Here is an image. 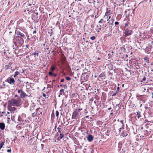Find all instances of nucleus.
I'll list each match as a JSON object with an SVG mask.
<instances>
[{"instance_id": "obj_1", "label": "nucleus", "mask_w": 153, "mask_h": 153, "mask_svg": "<svg viewBox=\"0 0 153 153\" xmlns=\"http://www.w3.org/2000/svg\"><path fill=\"white\" fill-rule=\"evenodd\" d=\"M24 39L20 37L19 36H16L13 39V42L14 43H17L21 45L24 43Z\"/></svg>"}, {"instance_id": "obj_2", "label": "nucleus", "mask_w": 153, "mask_h": 153, "mask_svg": "<svg viewBox=\"0 0 153 153\" xmlns=\"http://www.w3.org/2000/svg\"><path fill=\"white\" fill-rule=\"evenodd\" d=\"M10 104V105H12L13 106H18L20 105L21 104V103L18 101H17L15 99H12Z\"/></svg>"}, {"instance_id": "obj_3", "label": "nucleus", "mask_w": 153, "mask_h": 153, "mask_svg": "<svg viewBox=\"0 0 153 153\" xmlns=\"http://www.w3.org/2000/svg\"><path fill=\"white\" fill-rule=\"evenodd\" d=\"M16 33L17 36H19V37L24 39H25V36L23 33L22 31H20L19 30L16 31Z\"/></svg>"}, {"instance_id": "obj_4", "label": "nucleus", "mask_w": 153, "mask_h": 153, "mask_svg": "<svg viewBox=\"0 0 153 153\" xmlns=\"http://www.w3.org/2000/svg\"><path fill=\"white\" fill-rule=\"evenodd\" d=\"M132 31L131 30L128 29L125 30L124 33L125 35L124 36L125 37L130 35L132 34Z\"/></svg>"}, {"instance_id": "obj_5", "label": "nucleus", "mask_w": 153, "mask_h": 153, "mask_svg": "<svg viewBox=\"0 0 153 153\" xmlns=\"http://www.w3.org/2000/svg\"><path fill=\"white\" fill-rule=\"evenodd\" d=\"M79 115L77 111H75L73 112L72 118V119H77L79 118Z\"/></svg>"}, {"instance_id": "obj_6", "label": "nucleus", "mask_w": 153, "mask_h": 153, "mask_svg": "<svg viewBox=\"0 0 153 153\" xmlns=\"http://www.w3.org/2000/svg\"><path fill=\"white\" fill-rule=\"evenodd\" d=\"M7 109L9 111L13 112L16 110V108L14 107H12L9 104L7 106Z\"/></svg>"}, {"instance_id": "obj_7", "label": "nucleus", "mask_w": 153, "mask_h": 153, "mask_svg": "<svg viewBox=\"0 0 153 153\" xmlns=\"http://www.w3.org/2000/svg\"><path fill=\"white\" fill-rule=\"evenodd\" d=\"M87 138L88 141L90 142L93 140L94 137L91 135H89L88 136Z\"/></svg>"}, {"instance_id": "obj_8", "label": "nucleus", "mask_w": 153, "mask_h": 153, "mask_svg": "<svg viewBox=\"0 0 153 153\" xmlns=\"http://www.w3.org/2000/svg\"><path fill=\"white\" fill-rule=\"evenodd\" d=\"M8 82L11 85H13L15 81L13 78H11L10 79L9 81H8V79H7Z\"/></svg>"}, {"instance_id": "obj_9", "label": "nucleus", "mask_w": 153, "mask_h": 153, "mask_svg": "<svg viewBox=\"0 0 153 153\" xmlns=\"http://www.w3.org/2000/svg\"><path fill=\"white\" fill-rule=\"evenodd\" d=\"M114 21V17H112V19L109 22V24L111 26L113 25V23Z\"/></svg>"}, {"instance_id": "obj_10", "label": "nucleus", "mask_w": 153, "mask_h": 153, "mask_svg": "<svg viewBox=\"0 0 153 153\" xmlns=\"http://www.w3.org/2000/svg\"><path fill=\"white\" fill-rule=\"evenodd\" d=\"M5 128V125L4 123L0 122V128L2 130H3Z\"/></svg>"}, {"instance_id": "obj_11", "label": "nucleus", "mask_w": 153, "mask_h": 153, "mask_svg": "<svg viewBox=\"0 0 153 153\" xmlns=\"http://www.w3.org/2000/svg\"><path fill=\"white\" fill-rule=\"evenodd\" d=\"M123 120H121L120 121V126H121L122 127L120 128V129H119V131H120L121 129H122L123 128V127L124 126V124L123 123Z\"/></svg>"}, {"instance_id": "obj_12", "label": "nucleus", "mask_w": 153, "mask_h": 153, "mask_svg": "<svg viewBox=\"0 0 153 153\" xmlns=\"http://www.w3.org/2000/svg\"><path fill=\"white\" fill-rule=\"evenodd\" d=\"M25 93L22 91L20 94V96L21 97H25Z\"/></svg>"}, {"instance_id": "obj_13", "label": "nucleus", "mask_w": 153, "mask_h": 153, "mask_svg": "<svg viewBox=\"0 0 153 153\" xmlns=\"http://www.w3.org/2000/svg\"><path fill=\"white\" fill-rule=\"evenodd\" d=\"M64 89H61L59 91L60 95H59V97H60V95H62L64 94Z\"/></svg>"}, {"instance_id": "obj_14", "label": "nucleus", "mask_w": 153, "mask_h": 153, "mask_svg": "<svg viewBox=\"0 0 153 153\" xmlns=\"http://www.w3.org/2000/svg\"><path fill=\"white\" fill-rule=\"evenodd\" d=\"M112 14V13L111 12L110 10H109L108 11H107L105 12V15L104 16L105 17V16H107V18H108L107 15H108V14Z\"/></svg>"}, {"instance_id": "obj_15", "label": "nucleus", "mask_w": 153, "mask_h": 153, "mask_svg": "<svg viewBox=\"0 0 153 153\" xmlns=\"http://www.w3.org/2000/svg\"><path fill=\"white\" fill-rule=\"evenodd\" d=\"M128 135L126 131H124L122 133V135L123 136H126Z\"/></svg>"}, {"instance_id": "obj_16", "label": "nucleus", "mask_w": 153, "mask_h": 153, "mask_svg": "<svg viewBox=\"0 0 153 153\" xmlns=\"http://www.w3.org/2000/svg\"><path fill=\"white\" fill-rule=\"evenodd\" d=\"M5 143V141H4L1 142V143L0 144V149L4 145V143Z\"/></svg>"}, {"instance_id": "obj_17", "label": "nucleus", "mask_w": 153, "mask_h": 153, "mask_svg": "<svg viewBox=\"0 0 153 153\" xmlns=\"http://www.w3.org/2000/svg\"><path fill=\"white\" fill-rule=\"evenodd\" d=\"M64 137V135L63 133L61 132L60 133H59V138H60V139H62V138Z\"/></svg>"}, {"instance_id": "obj_18", "label": "nucleus", "mask_w": 153, "mask_h": 153, "mask_svg": "<svg viewBox=\"0 0 153 153\" xmlns=\"http://www.w3.org/2000/svg\"><path fill=\"white\" fill-rule=\"evenodd\" d=\"M61 128L62 127L61 126H59L57 128L58 131L59 133L62 132L61 131Z\"/></svg>"}, {"instance_id": "obj_19", "label": "nucleus", "mask_w": 153, "mask_h": 153, "mask_svg": "<svg viewBox=\"0 0 153 153\" xmlns=\"http://www.w3.org/2000/svg\"><path fill=\"white\" fill-rule=\"evenodd\" d=\"M19 73L18 71H16L15 72V74L13 75V77H16V76L18 75L19 74Z\"/></svg>"}, {"instance_id": "obj_20", "label": "nucleus", "mask_w": 153, "mask_h": 153, "mask_svg": "<svg viewBox=\"0 0 153 153\" xmlns=\"http://www.w3.org/2000/svg\"><path fill=\"white\" fill-rule=\"evenodd\" d=\"M137 114L138 115L137 117L138 118H139L140 117H141V116L140 115V112L139 111H137Z\"/></svg>"}, {"instance_id": "obj_21", "label": "nucleus", "mask_w": 153, "mask_h": 153, "mask_svg": "<svg viewBox=\"0 0 153 153\" xmlns=\"http://www.w3.org/2000/svg\"><path fill=\"white\" fill-rule=\"evenodd\" d=\"M105 76L104 73H101L99 76V77H103Z\"/></svg>"}, {"instance_id": "obj_22", "label": "nucleus", "mask_w": 153, "mask_h": 153, "mask_svg": "<svg viewBox=\"0 0 153 153\" xmlns=\"http://www.w3.org/2000/svg\"><path fill=\"white\" fill-rule=\"evenodd\" d=\"M9 68H10V67L9 66V65H7L5 66L4 68L6 70H7V69H8Z\"/></svg>"}, {"instance_id": "obj_23", "label": "nucleus", "mask_w": 153, "mask_h": 153, "mask_svg": "<svg viewBox=\"0 0 153 153\" xmlns=\"http://www.w3.org/2000/svg\"><path fill=\"white\" fill-rule=\"evenodd\" d=\"M118 93V91H115V93H113V94L112 95V96H115L116 94Z\"/></svg>"}, {"instance_id": "obj_24", "label": "nucleus", "mask_w": 153, "mask_h": 153, "mask_svg": "<svg viewBox=\"0 0 153 153\" xmlns=\"http://www.w3.org/2000/svg\"><path fill=\"white\" fill-rule=\"evenodd\" d=\"M33 54L34 55L37 56H38L39 55V53H38L35 52L33 53Z\"/></svg>"}, {"instance_id": "obj_25", "label": "nucleus", "mask_w": 153, "mask_h": 153, "mask_svg": "<svg viewBox=\"0 0 153 153\" xmlns=\"http://www.w3.org/2000/svg\"><path fill=\"white\" fill-rule=\"evenodd\" d=\"M59 114V112L57 111H56V116L57 117H58Z\"/></svg>"}, {"instance_id": "obj_26", "label": "nucleus", "mask_w": 153, "mask_h": 153, "mask_svg": "<svg viewBox=\"0 0 153 153\" xmlns=\"http://www.w3.org/2000/svg\"><path fill=\"white\" fill-rule=\"evenodd\" d=\"M66 79L68 80H70L71 79V78L69 76L66 77Z\"/></svg>"}, {"instance_id": "obj_27", "label": "nucleus", "mask_w": 153, "mask_h": 153, "mask_svg": "<svg viewBox=\"0 0 153 153\" xmlns=\"http://www.w3.org/2000/svg\"><path fill=\"white\" fill-rule=\"evenodd\" d=\"M90 39L92 40H94L95 39V37L94 36H92L90 37Z\"/></svg>"}, {"instance_id": "obj_28", "label": "nucleus", "mask_w": 153, "mask_h": 153, "mask_svg": "<svg viewBox=\"0 0 153 153\" xmlns=\"http://www.w3.org/2000/svg\"><path fill=\"white\" fill-rule=\"evenodd\" d=\"M55 69L54 67L52 66L51 68V71H53Z\"/></svg>"}, {"instance_id": "obj_29", "label": "nucleus", "mask_w": 153, "mask_h": 153, "mask_svg": "<svg viewBox=\"0 0 153 153\" xmlns=\"http://www.w3.org/2000/svg\"><path fill=\"white\" fill-rule=\"evenodd\" d=\"M37 115V113H32V116L33 117H35Z\"/></svg>"}, {"instance_id": "obj_30", "label": "nucleus", "mask_w": 153, "mask_h": 153, "mask_svg": "<svg viewBox=\"0 0 153 153\" xmlns=\"http://www.w3.org/2000/svg\"><path fill=\"white\" fill-rule=\"evenodd\" d=\"M103 19H101L100 20L99 22V23H102V21H103Z\"/></svg>"}, {"instance_id": "obj_31", "label": "nucleus", "mask_w": 153, "mask_h": 153, "mask_svg": "<svg viewBox=\"0 0 153 153\" xmlns=\"http://www.w3.org/2000/svg\"><path fill=\"white\" fill-rule=\"evenodd\" d=\"M49 74L50 76H52L53 75V73L51 71H49Z\"/></svg>"}, {"instance_id": "obj_32", "label": "nucleus", "mask_w": 153, "mask_h": 153, "mask_svg": "<svg viewBox=\"0 0 153 153\" xmlns=\"http://www.w3.org/2000/svg\"><path fill=\"white\" fill-rule=\"evenodd\" d=\"M63 87L64 89H66L67 88V86L66 85H63Z\"/></svg>"}, {"instance_id": "obj_33", "label": "nucleus", "mask_w": 153, "mask_h": 153, "mask_svg": "<svg viewBox=\"0 0 153 153\" xmlns=\"http://www.w3.org/2000/svg\"><path fill=\"white\" fill-rule=\"evenodd\" d=\"M98 12H97V14L95 16V18H97L98 17L99 15H98Z\"/></svg>"}, {"instance_id": "obj_34", "label": "nucleus", "mask_w": 153, "mask_h": 153, "mask_svg": "<svg viewBox=\"0 0 153 153\" xmlns=\"http://www.w3.org/2000/svg\"><path fill=\"white\" fill-rule=\"evenodd\" d=\"M7 152H11V149H8L7 150Z\"/></svg>"}, {"instance_id": "obj_35", "label": "nucleus", "mask_w": 153, "mask_h": 153, "mask_svg": "<svg viewBox=\"0 0 153 153\" xmlns=\"http://www.w3.org/2000/svg\"><path fill=\"white\" fill-rule=\"evenodd\" d=\"M22 90H20L19 89L18 91V92L19 93L20 92H21V91H22Z\"/></svg>"}, {"instance_id": "obj_36", "label": "nucleus", "mask_w": 153, "mask_h": 153, "mask_svg": "<svg viewBox=\"0 0 153 153\" xmlns=\"http://www.w3.org/2000/svg\"><path fill=\"white\" fill-rule=\"evenodd\" d=\"M119 23L118 22H115L114 24L115 25H117L119 24Z\"/></svg>"}, {"instance_id": "obj_37", "label": "nucleus", "mask_w": 153, "mask_h": 153, "mask_svg": "<svg viewBox=\"0 0 153 153\" xmlns=\"http://www.w3.org/2000/svg\"><path fill=\"white\" fill-rule=\"evenodd\" d=\"M27 5H28V6H27V7H28V8H30V7L31 6V4H27Z\"/></svg>"}, {"instance_id": "obj_38", "label": "nucleus", "mask_w": 153, "mask_h": 153, "mask_svg": "<svg viewBox=\"0 0 153 153\" xmlns=\"http://www.w3.org/2000/svg\"><path fill=\"white\" fill-rule=\"evenodd\" d=\"M64 81V79H62L61 80V82H63Z\"/></svg>"}, {"instance_id": "obj_39", "label": "nucleus", "mask_w": 153, "mask_h": 153, "mask_svg": "<svg viewBox=\"0 0 153 153\" xmlns=\"http://www.w3.org/2000/svg\"><path fill=\"white\" fill-rule=\"evenodd\" d=\"M12 64V63H11V62L9 63V65H9V67H10V66H11V65Z\"/></svg>"}, {"instance_id": "obj_40", "label": "nucleus", "mask_w": 153, "mask_h": 153, "mask_svg": "<svg viewBox=\"0 0 153 153\" xmlns=\"http://www.w3.org/2000/svg\"><path fill=\"white\" fill-rule=\"evenodd\" d=\"M146 80V78L145 77H144L142 79L143 81H145Z\"/></svg>"}, {"instance_id": "obj_41", "label": "nucleus", "mask_w": 153, "mask_h": 153, "mask_svg": "<svg viewBox=\"0 0 153 153\" xmlns=\"http://www.w3.org/2000/svg\"><path fill=\"white\" fill-rule=\"evenodd\" d=\"M42 96H43V97H46V94H43V95H42Z\"/></svg>"}, {"instance_id": "obj_42", "label": "nucleus", "mask_w": 153, "mask_h": 153, "mask_svg": "<svg viewBox=\"0 0 153 153\" xmlns=\"http://www.w3.org/2000/svg\"><path fill=\"white\" fill-rule=\"evenodd\" d=\"M119 87H118L117 88V90L116 91H118V92H119Z\"/></svg>"}, {"instance_id": "obj_43", "label": "nucleus", "mask_w": 153, "mask_h": 153, "mask_svg": "<svg viewBox=\"0 0 153 153\" xmlns=\"http://www.w3.org/2000/svg\"><path fill=\"white\" fill-rule=\"evenodd\" d=\"M120 103L118 104H116V107H117V106H119V105H120Z\"/></svg>"}, {"instance_id": "obj_44", "label": "nucleus", "mask_w": 153, "mask_h": 153, "mask_svg": "<svg viewBox=\"0 0 153 153\" xmlns=\"http://www.w3.org/2000/svg\"><path fill=\"white\" fill-rule=\"evenodd\" d=\"M57 76V74H54V75H53V76L54 77H55L56 76Z\"/></svg>"}, {"instance_id": "obj_45", "label": "nucleus", "mask_w": 153, "mask_h": 153, "mask_svg": "<svg viewBox=\"0 0 153 153\" xmlns=\"http://www.w3.org/2000/svg\"><path fill=\"white\" fill-rule=\"evenodd\" d=\"M73 95H74L76 97V96L77 95V94H74Z\"/></svg>"}, {"instance_id": "obj_46", "label": "nucleus", "mask_w": 153, "mask_h": 153, "mask_svg": "<svg viewBox=\"0 0 153 153\" xmlns=\"http://www.w3.org/2000/svg\"><path fill=\"white\" fill-rule=\"evenodd\" d=\"M36 33V30H34L33 33V34H34V33Z\"/></svg>"}, {"instance_id": "obj_47", "label": "nucleus", "mask_w": 153, "mask_h": 153, "mask_svg": "<svg viewBox=\"0 0 153 153\" xmlns=\"http://www.w3.org/2000/svg\"><path fill=\"white\" fill-rule=\"evenodd\" d=\"M76 111H77L78 112V113H79V112L80 111V109H79L78 110Z\"/></svg>"}, {"instance_id": "obj_48", "label": "nucleus", "mask_w": 153, "mask_h": 153, "mask_svg": "<svg viewBox=\"0 0 153 153\" xmlns=\"http://www.w3.org/2000/svg\"><path fill=\"white\" fill-rule=\"evenodd\" d=\"M14 96H15V97H18V96L17 95H15Z\"/></svg>"}, {"instance_id": "obj_49", "label": "nucleus", "mask_w": 153, "mask_h": 153, "mask_svg": "<svg viewBox=\"0 0 153 153\" xmlns=\"http://www.w3.org/2000/svg\"><path fill=\"white\" fill-rule=\"evenodd\" d=\"M111 18V16H109L108 17V19H107V21H108V20L110 19V18Z\"/></svg>"}, {"instance_id": "obj_50", "label": "nucleus", "mask_w": 153, "mask_h": 153, "mask_svg": "<svg viewBox=\"0 0 153 153\" xmlns=\"http://www.w3.org/2000/svg\"><path fill=\"white\" fill-rule=\"evenodd\" d=\"M111 109V108L110 107V108H108V110H110Z\"/></svg>"}, {"instance_id": "obj_51", "label": "nucleus", "mask_w": 153, "mask_h": 153, "mask_svg": "<svg viewBox=\"0 0 153 153\" xmlns=\"http://www.w3.org/2000/svg\"><path fill=\"white\" fill-rule=\"evenodd\" d=\"M55 81V80H54V79L53 80V81H53V82H52V85H53V82H54Z\"/></svg>"}, {"instance_id": "obj_52", "label": "nucleus", "mask_w": 153, "mask_h": 153, "mask_svg": "<svg viewBox=\"0 0 153 153\" xmlns=\"http://www.w3.org/2000/svg\"><path fill=\"white\" fill-rule=\"evenodd\" d=\"M35 14L37 15H38L39 14V13L38 12L36 13Z\"/></svg>"}, {"instance_id": "obj_53", "label": "nucleus", "mask_w": 153, "mask_h": 153, "mask_svg": "<svg viewBox=\"0 0 153 153\" xmlns=\"http://www.w3.org/2000/svg\"><path fill=\"white\" fill-rule=\"evenodd\" d=\"M128 55H126L125 57L126 58V57H128Z\"/></svg>"}, {"instance_id": "obj_54", "label": "nucleus", "mask_w": 153, "mask_h": 153, "mask_svg": "<svg viewBox=\"0 0 153 153\" xmlns=\"http://www.w3.org/2000/svg\"><path fill=\"white\" fill-rule=\"evenodd\" d=\"M148 108V107H145V109H147V108Z\"/></svg>"}, {"instance_id": "obj_55", "label": "nucleus", "mask_w": 153, "mask_h": 153, "mask_svg": "<svg viewBox=\"0 0 153 153\" xmlns=\"http://www.w3.org/2000/svg\"><path fill=\"white\" fill-rule=\"evenodd\" d=\"M113 114V112H111V113H110V114Z\"/></svg>"}, {"instance_id": "obj_56", "label": "nucleus", "mask_w": 153, "mask_h": 153, "mask_svg": "<svg viewBox=\"0 0 153 153\" xmlns=\"http://www.w3.org/2000/svg\"><path fill=\"white\" fill-rule=\"evenodd\" d=\"M33 106H35V104L33 103Z\"/></svg>"}, {"instance_id": "obj_57", "label": "nucleus", "mask_w": 153, "mask_h": 153, "mask_svg": "<svg viewBox=\"0 0 153 153\" xmlns=\"http://www.w3.org/2000/svg\"><path fill=\"white\" fill-rule=\"evenodd\" d=\"M88 117V116H86V117H86V118H87V117Z\"/></svg>"}, {"instance_id": "obj_58", "label": "nucleus", "mask_w": 153, "mask_h": 153, "mask_svg": "<svg viewBox=\"0 0 153 153\" xmlns=\"http://www.w3.org/2000/svg\"><path fill=\"white\" fill-rule=\"evenodd\" d=\"M56 127H57V126H55V128L56 129Z\"/></svg>"}, {"instance_id": "obj_59", "label": "nucleus", "mask_w": 153, "mask_h": 153, "mask_svg": "<svg viewBox=\"0 0 153 153\" xmlns=\"http://www.w3.org/2000/svg\"><path fill=\"white\" fill-rule=\"evenodd\" d=\"M7 113L8 114H10V112H7Z\"/></svg>"}, {"instance_id": "obj_60", "label": "nucleus", "mask_w": 153, "mask_h": 153, "mask_svg": "<svg viewBox=\"0 0 153 153\" xmlns=\"http://www.w3.org/2000/svg\"><path fill=\"white\" fill-rule=\"evenodd\" d=\"M51 82V81H49V82H48V83H50Z\"/></svg>"}, {"instance_id": "obj_61", "label": "nucleus", "mask_w": 153, "mask_h": 153, "mask_svg": "<svg viewBox=\"0 0 153 153\" xmlns=\"http://www.w3.org/2000/svg\"><path fill=\"white\" fill-rule=\"evenodd\" d=\"M146 90V88H144V91H145Z\"/></svg>"}, {"instance_id": "obj_62", "label": "nucleus", "mask_w": 153, "mask_h": 153, "mask_svg": "<svg viewBox=\"0 0 153 153\" xmlns=\"http://www.w3.org/2000/svg\"><path fill=\"white\" fill-rule=\"evenodd\" d=\"M80 109V111L81 110H82V108H80V109Z\"/></svg>"}, {"instance_id": "obj_63", "label": "nucleus", "mask_w": 153, "mask_h": 153, "mask_svg": "<svg viewBox=\"0 0 153 153\" xmlns=\"http://www.w3.org/2000/svg\"><path fill=\"white\" fill-rule=\"evenodd\" d=\"M152 44H153V41L152 42Z\"/></svg>"}, {"instance_id": "obj_64", "label": "nucleus", "mask_w": 153, "mask_h": 153, "mask_svg": "<svg viewBox=\"0 0 153 153\" xmlns=\"http://www.w3.org/2000/svg\"><path fill=\"white\" fill-rule=\"evenodd\" d=\"M152 98H153V93H152Z\"/></svg>"}]
</instances>
